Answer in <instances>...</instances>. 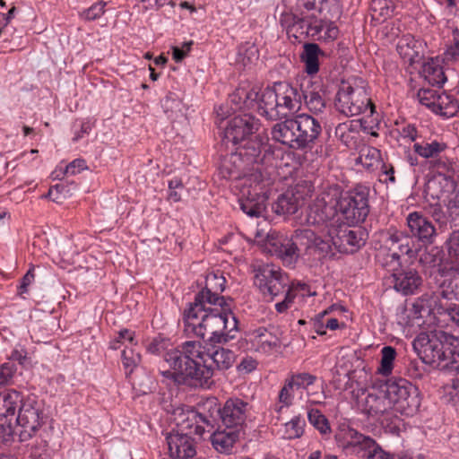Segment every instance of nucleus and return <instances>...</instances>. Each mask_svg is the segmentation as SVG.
Returning <instances> with one entry per match:
<instances>
[{
	"instance_id": "obj_1",
	"label": "nucleus",
	"mask_w": 459,
	"mask_h": 459,
	"mask_svg": "<svg viewBox=\"0 0 459 459\" xmlns=\"http://www.w3.org/2000/svg\"><path fill=\"white\" fill-rule=\"evenodd\" d=\"M163 357V368H169L162 371L164 376L204 388L212 384L215 369H229L235 361L230 350L222 347L209 350L193 341L186 342L182 351L176 348L167 351Z\"/></svg>"
},
{
	"instance_id": "obj_2",
	"label": "nucleus",
	"mask_w": 459,
	"mask_h": 459,
	"mask_svg": "<svg viewBox=\"0 0 459 459\" xmlns=\"http://www.w3.org/2000/svg\"><path fill=\"white\" fill-rule=\"evenodd\" d=\"M369 212L368 192L355 188L342 192L337 185L329 186L309 205L306 216L307 225H322L333 219L340 223L355 226L363 222Z\"/></svg>"
},
{
	"instance_id": "obj_3",
	"label": "nucleus",
	"mask_w": 459,
	"mask_h": 459,
	"mask_svg": "<svg viewBox=\"0 0 459 459\" xmlns=\"http://www.w3.org/2000/svg\"><path fill=\"white\" fill-rule=\"evenodd\" d=\"M185 332L210 343H226L235 338L238 320L228 304L194 301L184 314Z\"/></svg>"
},
{
	"instance_id": "obj_4",
	"label": "nucleus",
	"mask_w": 459,
	"mask_h": 459,
	"mask_svg": "<svg viewBox=\"0 0 459 459\" xmlns=\"http://www.w3.org/2000/svg\"><path fill=\"white\" fill-rule=\"evenodd\" d=\"M346 224L340 223L335 218L322 225H311L314 229L298 231V241L307 247H315L322 254H328L334 247L340 251H354L364 244L358 231L348 230Z\"/></svg>"
},
{
	"instance_id": "obj_5",
	"label": "nucleus",
	"mask_w": 459,
	"mask_h": 459,
	"mask_svg": "<svg viewBox=\"0 0 459 459\" xmlns=\"http://www.w3.org/2000/svg\"><path fill=\"white\" fill-rule=\"evenodd\" d=\"M177 420V429L167 436L169 455L172 459L192 458L196 453L193 436L202 437L206 428L212 429L214 419L204 413L188 411L180 413Z\"/></svg>"
},
{
	"instance_id": "obj_6",
	"label": "nucleus",
	"mask_w": 459,
	"mask_h": 459,
	"mask_svg": "<svg viewBox=\"0 0 459 459\" xmlns=\"http://www.w3.org/2000/svg\"><path fill=\"white\" fill-rule=\"evenodd\" d=\"M321 131V125L316 118L307 114H300L274 125L272 136L290 148L303 150L315 143Z\"/></svg>"
},
{
	"instance_id": "obj_7",
	"label": "nucleus",
	"mask_w": 459,
	"mask_h": 459,
	"mask_svg": "<svg viewBox=\"0 0 459 459\" xmlns=\"http://www.w3.org/2000/svg\"><path fill=\"white\" fill-rule=\"evenodd\" d=\"M302 105L299 90L290 83L280 82L261 91L258 111L267 119L274 120L298 112Z\"/></svg>"
},
{
	"instance_id": "obj_8",
	"label": "nucleus",
	"mask_w": 459,
	"mask_h": 459,
	"mask_svg": "<svg viewBox=\"0 0 459 459\" xmlns=\"http://www.w3.org/2000/svg\"><path fill=\"white\" fill-rule=\"evenodd\" d=\"M386 246L389 251L385 254L386 261L383 264L393 272L394 288L404 295L413 294L421 285V277L412 269L398 270L400 255L397 250L401 254H409L411 252L409 238L407 237L400 238L398 235H391L386 240Z\"/></svg>"
},
{
	"instance_id": "obj_9",
	"label": "nucleus",
	"mask_w": 459,
	"mask_h": 459,
	"mask_svg": "<svg viewBox=\"0 0 459 459\" xmlns=\"http://www.w3.org/2000/svg\"><path fill=\"white\" fill-rule=\"evenodd\" d=\"M335 106L346 117L358 116L368 112L372 116L375 106L369 98L367 83L362 78H352L340 84Z\"/></svg>"
},
{
	"instance_id": "obj_10",
	"label": "nucleus",
	"mask_w": 459,
	"mask_h": 459,
	"mask_svg": "<svg viewBox=\"0 0 459 459\" xmlns=\"http://www.w3.org/2000/svg\"><path fill=\"white\" fill-rule=\"evenodd\" d=\"M457 344V337L442 330L420 333L412 342L418 356L425 364L444 368V361H447L442 345Z\"/></svg>"
},
{
	"instance_id": "obj_11",
	"label": "nucleus",
	"mask_w": 459,
	"mask_h": 459,
	"mask_svg": "<svg viewBox=\"0 0 459 459\" xmlns=\"http://www.w3.org/2000/svg\"><path fill=\"white\" fill-rule=\"evenodd\" d=\"M205 408L209 412L206 417H212L215 422L216 418L213 414H218L222 427L239 431H242L251 413V405L238 397L227 399L221 407L218 406L215 399H211L206 402Z\"/></svg>"
},
{
	"instance_id": "obj_12",
	"label": "nucleus",
	"mask_w": 459,
	"mask_h": 459,
	"mask_svg": "<svg viewBox=\"0 0 459 459\" xmlns=\"http://www.w3.org/2000/svg\"><path fill=\"white\" fill-rule=\"evenodd\" d=\"M239 186L241 187L240 209L249 217L262 216L265 211L267 199L262 173L255 171L242 178Z\"/></svg>"
},
{
	"instance_id": "obj_13",
	"label": "nucleus",
	"mask_w": 459,
	"mask_h": 459,
	"mask_svg": "<svg viewBox=\"0 0 459 459\" xmlns=\"http://www.w3.org/2000/svg\"><path fill=\"white\" fill-rule=\"evenodd\" d=\"M389 410L403 415H412L419 407L417 389L407 380L388 381L382 385Z\"/></svg>"
},
{
	"instance_id": "obj_14",
	"label": "nucleus",
	"mask_w": 459,
	"mask_h": 459,
	"mask_svg": "<svg viewBox=\"0 0 459 459\" xmlns=\"http://www.w3.org/2000/svg\"><path fill=\"white\" fill-rule=\"evenodd\" d=\"M426 194L440 207L459 211V186L451 176L441 172L433 176L426 186Z\"/></svg>"
},
{
	"instance_id": "obj_15",
	"label": "nucleus",
	"mask_w": 459,
	"mask_h": 459,
	"mask_svg": "<svg viewBox=\"0 0 459 459\" xmlns=\"http://www.w3.org/2000/svg\"><path fill=\"white\" fill-rule=\"evenodd\" d=\"M254 272L255 285L265 297L273 299L285 292L290 285L287 276L276 265L263 264L257 265Z\"/></svg>"
},
{
	"instance_id": "obj_16",
	"label": "nucleus",
	"mask_w": 459,
	"mask_h": 459,
	"mask_svg": "<svg viewBox=\"0 0 459 459\" xmlns=\"http://www.w3.org/2000/svg\"><path fill=\"white\" fill-rule=\"evenodd\" d=\"M22 403V397L16 391L0 394V443L7 441L13 434L16 410Z\"/></svg>"
},
{
	"instance_id": "obj_17",
	"label": "nucleus",
	"mask_w": 459,
	"mask_h": 459,
	"mask_svg": "<svg viewBox=\"0 0 459 459\" xmlns=\"http://www.w3.org/2000/svg\"><path fill=\"white\" fill-rule=\"evenodd\" d=\"M389 403L382 385L378 388L361 390L357 394V406L363 413L377 416L388 412Z\"/></svg>"
},
{
	"instance_id": "obj_18",
	"label": "nucleus",
	"mask_w": 459,
	"mask_h": 459,
	"mask_svg": "<svg viewBox=\"0 0 459 459\" xmlns=\"http://www.w3.org/2000/svg\"><path fill=\"white\" fill-rule=\"evenodd\" d=\"M305 230L306 229H303V230ZM298 231H302V230H297L295 231L294 240L282 236H267V243L268 246L271 247L270 252L274 253L282 261V263L287 265L293 264L299 258L298 244L304 246L307 249L316 250L315 247H307L305 245L300 244L296 237Z\"/></svg>"
},
{
	"instance_id": "obj_19",
	"label": "nucleus",
	"mask_w": 459,
	"mask_h": 459,
	"mask_svg": "<svg viewBox=\"0 0 459 459\" xmlns=\"http://www.w3.org/2000/svg\"><path fill=\"white\" fill-rule=\"evenodd\" d=\"M258 123L252 116L244 114L233 117L228 124L224 136L234 145L246 141L257 130Z\"/></svg>"
},
{
	"instance_id": "obj_20",
	"label": "nucleus",
	"mask_w": 459,
	"mask_h": 459,
	"mask_svg": "<svg viewBox=\"0 0 459 459\" xmlns=\"http://www.w3.org/2000/svg\"><path fill=\"white\" fill-rule=\"evenodd\" d=\"M226 279L221 271L210 272L205 277L204 288L196 294L195 301L227 304L220 294L225 290Z\"/></svg>"
},
{
	"instance_id": "obj_21",
	"label": "nucleus",
	"mask_w": 459,
	"mask_h": 459,
	"mask_svg": "<svg viewBox=\"0 0 459 459\" xmlns=\"http://www.w3.org/2000/svg\"><path fill=\"white\" fill-rule=\"evenodd\" d=\"M407 226L411 235L424 243H432L436 236L433 223L422 213L413 212L406 218Z\"/></svg>"
},
{
	"instance_id": "obj_22",
	"label": "nucleus",
	"mask_w": 459,
	"mask_h": 459,
	"mask_svg": "<svg viewBox=\"0 0 459 459\" xmlns=\"http://www.w3.org/2000/svg\"><path fill=\"white\" fill-rule=\"evenodd\" d=\"M261 91L258 88L250 85H242L238 87L230 96V102L235 106V109L254 108L258 109Z\"/></svg>"
},
{
	"instance_id": "obj_23",
	"label": "nucleus",
	"mask_w": 459,
	"mask_h": 459,
	"mask_svg": "<svg viewBox=\"0 0 459 459\" xmlns=\"http://www.w3.org/2000/svg\"><path fill=\"white\" fill-rule=\"evenodd\" d=\"M241 431L233 429H217L211 436L212 447L221 454L229 455L239 439Z\"/></svg>"
},
{
	"instance_id": "obj_24",
	"label": "nucleus",
	"mask_w": 459,
	"mask_h": 459,
	"mask_svg": "<svg viewBox=\"0 0 459 459\" xmlns=\"http://www.w3.org/2000/svg\"><path fill=\"white\" fill-rule=\"evenodd\" d=\"M14 423L29 430H36L39 427V411L34 401L28 400L20 404Z\"/></svg>"
},
{
	"instance_id": "obj_25",
	"label": "nucleus",
	"mask_w": 459,
	"mask_h": 459,
	"mask_svg": "<svg viewBox=\"0 0 459 459\" xmlns=\"http://www.w3.org/2000/svg\"><path fill=\"white\" fill-rule=\"evenodd\" d=\"M422 44L412 35H403L397 42V52L409 64L415 63L421 56Z\"/></svg>"
},
{
	"instance_id": "obj_26",
	"label": "nucleus",
	"mask_w": 459,
	"mask_h": 459,
	"mask_svg": "<svg viewBox=\"0 0 459 459\" xmlns=\"http://www.w3.org/2000/svg\"><path fill=\"white\" fill-rule=\"evenodd\" d=\"M418 98L422 105L428 107L435 113H439L443 116H453L455 112V107H443L445 100L448 99L447 96H437L433 91L420 90Z\"/></svg>"
},
{
	"instance_id": "obj_27",
	"label": "nucleus",
	"mask_w": 459,
	"mask_h": 459,
	"mask_svg": "<svg viewBox=\"0 0 459 459\" xmlns=\"http://www.w3.org/2000/svg\"><path fill=\"white\" fill-rule=\"evenodd\" d=\"M316 14L311 13V22L307 23V32L312 36H316L318 39L324 41H333L339 36V29L332 22L316 21Z\"/></svg>"
},
{
	"instance_id": "obj_28",
	"label": "nucleus",
	"mask_w": 459,
	"mask_h": 459,
	"mask_svg": "<svg viewBox=\"0 0 459 459\" xmlns=\"http://www.w3.org/2000/svg\"><path fill=\"white\" fill-rule=\"evenodd\" d=\"M440 295L446 299L459 300V265L451 266L442 274Z\"/></svg>"
},
{
	"instance_id": "obj_29",
	"label": "nucleus",
	"mask_w": 459,
	"mask_h": 459,
	"mask_svg": "<svg viewBox=\"0 0 459 459\" xmlns=\"http://www.w3.org/2000/svg\"><path fill=\"white\" fill-rule=\"evenodd\" d=\"M301 96L305 100V103L308 110L315 114L322 113L325 108V102L321 94L320 85H313L310 81L305 87L301 84Z\"/></svg>"
},
{
	"instance_id": "obj_30",
	"label": "nucleus",
	"mask_w": 459,
	"mask_h": 459,
	"mask_svg": "<svg viewBox=\"0 0 459 459\" xmlns=\"http://www.w3.org/2000/svg\"><path fill=\"white\" fill-rule=\"evenodd\" d=\"M253 347L263 353H268L280 346L279 338L266 329H258L251 336Z\"/></svg>"
},
{
	"instance_id": "obj_31",
	"label": "nucleus",
	"mask_w": 459,
	"mask_h": 459,
	"mask_svg": "<svg viewBox=\"0 0 459 459\" xmlns=\"http://www.w3.org/2000/svg\"><path fill=\"white\" fill-rule=\"evenodd\" d=\"M322 54L318 45L315 43H307L304 45L300 58L305 65V71L307 74L314 75L317 74L319 71V56Z\"/></svg>"
},
{
	"instance_id": "obj_32",
	"label": "nucleus",
	"mask_w": 459,
	"mask_h": 459,
	"mask_svg": "<svg viewBox=\"0 0 459 459\" xmlns=\"http://www.w3.org/2000/svg\"><path fill=\"white\" fill-rule=\"evenodd\" d=\"M360 434V432L349 425L342 424L335 434L337 446L343 452L349 454Z\"/></svg>"
},
{
	"instance_id": "obj_33",
	"label": "nucleus",
	"mask_w": 459,
	"mask_h": 459,
	"mask_svg": "<svg viewBox=\"0 0 459 459\" xmlns=\"http://www.w3.org/2000/svg\"><path fill=\"white\" fill-rule=\"evenodd\" d=\"M422 74L431 85L441 86L446 81L443 67L438 59L431 58L426 62L422 67Z\"/></svg>"
},
{
	"instance_id": "obj_34",
	"label": "nucleus",
	"mask_w": 459,
	"mask_h": 459,
	"mask_svg": "<svg viewBox=\"0 0 459 459\" xmlns=\"http://www.w3.org/2000/svg\"><path fill=\"white\" fill-rule=\"evenodd\" d=\"M305 426L306 421L300 415L294 416L282 425L281 436L285 439L299 438L303 435Z\"/></svg>"
},
{
	"instance_id": "obj_35",
	"label": "nucleus",
	"mask_w": 459,
	"mask_h": 459,
	"mask_svg": "<svg viewBox=\"0 0 459 459\" xmlns=\"http://www.w3.org/2000/svg\"><path fill=\"white\" fill-rule=\"evenodd\" d=\"M281 24L290 32L296 26L300 29L307 28V23L311 22V13L305 14L303 12L300 14H294L292 13H283L280 18Z\"/></svg>"
},
{
	"instance_id": "obj_36",
	"label": "nucleus",
	"mask_w": 459,
	"mask_h": 459,
	"mask_svg": "<svg viewBox=\"0 0 459 459\" xmlns=\"http://www.w3.org/2000/svg\"><path fill=\"white\" fill-rule=\"evenodd\" d=\"M299 207V202L292 194L286 193L281 195L273 207L278 214H294Z\"/></svg>"
},
{
	"instance_id": "obj_37",
	"label": "nucleus",
	"mask_w": 459,
	"mask_h": 459,
	"mask_svg": "<svg viewBox=\"0 0 459 459\" xmlns=\"http://www.w3.org/2000/svg\"><path fill=\"white\" fill-rule=\"evenodd\" d=\"M138 345V341L135 337V333L129 329H121L118 331L117 335L109 342L111 350H117L122 346L125 349L135 348Z\"/></svg>"
},
{
	"instance_id": "obj_38",
	"label": "nucleus",
	"mask_w": 459,
	"mask_h": 459,
	"mask_svg": "<svg viewBox=\"0 0 459 459\" xmlns=\"http://www.w3.org/2000/svg\"><path fill=\"white\" fill-rule=\"evenodd\" d=\"M297 390L295 387L290 383L288 379H286L284 385L279 392L278 401L274 405V411L280 413L284 408H289L291 406L294 400V393Z\"/></svg>"
},
{
	"instance_id": "obj_39",
	"label": "nucleus",
	"mask_w": 459,
	"mask_h": 459,
	"mask_svg": "<svg viewBox=\"0 0 459 459\" xmlns=\"http://www.w3.org/2000/svg\"><path fill=\"white\" fill-rule=\"evenodd\" d=\"M414 151L423 158H434L446 149L445 143L432 141L431 143H415Z\"/></svg>"
},
{
	"instance_id": "obj_40",
	"label": "nucleus",
	"mask_w": 459,
	"mask_h": 459,
	"mask_svg": "<svg viewBox=\"0 0 459 459\" xmlns=\"http://www.w3.org/2000/svg\"><path fill=\"white\" fill-rule=\"evenodd\" d=\"M375 443V439L361 433L348 455L366 459Z\"/></svg>"
},
{
	"instance_id": "obj_41",
	"label": "nucleus",
	"mask_w": 459,
	"mask_h": 459,
	"mask_svg": "<svg viewBox=\"0 0 459 459\" xmlns=\"http://www.w3.org/2000/svg\"><path fill=\"white\" fill-rule=\"evenodd\" d=\"M371 11L376 20H385L394 13V6L390 0H372Z\"/></svg>"
},
{
	"instance_id": "obj_42",
	"label": "nucleus",
	"mask_w": 459,
	"mask_h": 459,
	"mask_svg": "<svg viewBox=\"0 0 459 459\" xmlns=\"http://www.w3.org/2000/svg\"><path fill=\"white\" fill-rule=\"evenodd\" d=\"M308 421L313 425L322 435H328L331 433V427L328 420L323 415L320 411L312 409L307 412Z\"/></svg>"
},
{
	"instance_id": "obj_43",
	"label": "nucleus",
	"mask_w": 459,
	"mask_h": 459,
	"mask_svg": "<svg viewBox=\"0 0 459 459\" xmlns=\"http://www.w3.org/2000/svg\"><path fill=\"white\" fill-rule=\"evenodd\" d=\"M380 152L375 147H363L359 152V161L366 168L371 169L380 162Z\"/></svg>"
},
{
	"instance_id": "obj_44",
	"label": "nucleus",
	"mask_w": 459,
	"mask_h": 459,
	"mask_svg": "<svg viewBox=\"0 0 459 459\" xmlns=\"http://www.w3.org/2000/svg\"><path fill=\"white\" fill-rule=\"evenodd\" d=\"M445 350L444 353L447 357V361H444V368H449L459 372V338L457 337V344L442 345Z\"/></svg>"
},
{
	"instance_id": "obj_45",
	"label": "nucleus",
	"mask_w": 459,
	"mask_h": 459,
	"mask_svg": "<svg viewBox=\"0 0 459 459\" xmlns=\"http://www.w3.org/2000/svg\"><path fill=\"white\" fill-rule=\"evenodd\" d=\"M381 364L378 372L384 376L391 374L395 359L396 351L392 346H385L381 351Z\"/></svg>"
},
{
	"instance_id": "obj_46",
	"label": "nucleus",
	"mask_w": 459,
	"mask_h": 459,
	"mask_svg": "<svg viewBox=\"0 0 459 459\" xmlns=\"http://www.w3.org/2000/svg\"><path fill=\"white\" fill-rule=\"evenodd\" d=\"M141 355L135 351L134 348L124 349L122 351V363L126 370V374H131L139 365Z\"/></svg>"
},
{
	"instance_id": "obj_47",
	"label": "nucleus",
	"mask_w": 459,
	"mask_h": 459,
	"mask_svg": "<svg viewBox=\"0 0 459 459\" xmlns=\"http://www.w3.org/2000/svg\"><path fill=\"white\" fill-rule=\"evenodd\" d=\"M296 288H299L300 290H305L307 289V284L298 282L296 286L294 285V283H292L291 285H289L286 288V290L284 292L285 293L284 299L281 302H278L275 304V309L277 310L278 313H284L290 308V307L292 304L294 298H295V294H293V290Z\"/></svg>"
},
{
	"instance_id": "obj_48",
	"label": "nucleus",
	"mask_w": 459,
	"mask_h": 459,
	"mask_svg": "<svg viewBox=\"0 0 459 459\" xmlns=\"http://www.w3.org/2000/svg\"><path fill=\"white\" fill-rule=\"evenodd\" d=\"M287 379L299 391L300 389H307L309 385H313L316 377L308 373H299L291 375Z\"/></svg>"
},
{
	"instance_id": "obj_49",
	"label": "nucleus",
	"mask_w": 459,
	"mask_h": 459,
	"mask_svg": "<svg viewBox=\"0 0 459 459\" xmlns=\"http://www.w3.org/2000/svg\"><path fill=\"white\" fill-rule=\"evenodd\" d=\"M16 370L17 368L13 361H7L0 365V386L12 385Z\"/></svg>"
},
{
	"instance_id": "obj_50",
	"label": "nucleus",
	"mask_w": 459,
	"mask_h": 459,
	"mask_svg": "<svg viewBox=\"0 0 459 459\" xmlns=\"http://www.w3.org/2000/svg\"><path fill=\"white\" fill-rule=\"evenodd\" d=\"M444 60L447 62H459V31H453V39L444 53Z\"/></svg>"
},
{
	"instance_id": "obj_51",
	"label": "nucleus",
	"mask_w": 459,
	"mask_h": 459,
	"mask_svg": "<svg viewBox=\"0 0 459 459\" xmlns=\"http://www.w3.org/2000/svg\"><path fill=\"white\" fill-rule=\"evenodd\" d=\"M336 308L335 305L330 306L324 311L317 314L314 318H312L313 329L319 335H324L326 333V326L325 322V317L329 315L332 311Z\"/></svg>"
},
{
	"instance_id": "obj_52",
	"label": "nucleus",
	"mask_w": 459,
	"mask_h": 459,
	"mask_svg": "<svg viewBox=\"0 0 459 459\" xmlns=\"http://www.w3.org/2000/svg\"><path fill=\"white\" fill-rule=\"evenodd\" d=\"M444 396L447 402H459V377L451 379L443 386Z\"/></svg>"
},
{
	"instance_id": "obj_53",
	"label": "nucleus",
	"mask_w": 459,
	"mask_h": 459,
	"mask_svg": "<svg viewBox=\"0 0 459 459\" xmlns=\"http://www.w3.org/2000/svg\"><path fill=\"white\" fill-rule=\"evenodd\" d=\"M106 2L99 1L81 13V17L86 21H94L105 13Z\"/></svg>"
},
{
	"instance_id": "obj_54",
	"label": "nucleus",
	"mask_w": 459,
	"mask_h": 459,
	"mask_svg": "<svg viewBox=\"0 0 459 459\" xmlns=\"http://www.w3.org/2000/svg\"><path fill=\"white\" fill-rule=\"evenodd\" d=\"M448 255L453 263L459 265V230L454 231L447 240Z\"/></svg>"
},
{
	"instance_id": "obj_55",
	"label": "nucleus",
	"mask_w": 459,
	"mask_h": 459,
	"mask_svg": "<svg viewBox=\"0 0 459 459\" xmlns=\"http://www.w3.org/2000/svg\"><path fill=\"white\" fill-rule=\"evenodd\" d=\"M323 0H297L298 8H304L307 12L312 11L314 13L321 12V4Z\"/></svg>"
},
{
	"instance_id": "obj_56",
	"label": "nucleus",
	"mask_w": 459,
	"mask_h": 459,
	"mask_svg": "<svg viewBox=\"0 0 459 459\" xmlns=\"http://www.w3.org/2000/svg\"><path fill=\"white\" fill-rule=\"evenodd\" d=\"M366 459H394V456L376 442Z\"/></svg>"
},
{
	"instance_id": "obj_57",
	"label": "nucleus",
	"mask_w": 459,
	"mask_h": 459,
	"mask_svg": "<svg viewBox=\"0 0 459 459\" xmlns=\"http://www.w3.org/2000/svg\"><path fill=\"white\" fill-rule=\"evenodd\" d=\"M86 168L85 161L81 159H76L70 162L65 169V175H75L82 171Z\"/></svg>"
},
{
	"instance_id": "obj_58",
	"label": "nucleus",
	"mask_w": 459,
	"mask_h": 459,
	"mask_svg": "<svg viewBox=\"0 0 459 459\" xmlns=\"http://www.w3.org/2000/svg\"><path fill=\"white\" fill-rule=\"evenodd\" d=\"M192 44H193L192 41L184 43V48H186V50H183L178 47H173L172 48L173 59L176 62H181L186 57V56L190 52Z\"/></svg>"
},
{
	"instance_id": "obj_59",
	"label": "nucleus",
	"mask_w": 459,
	"mask_h": 459,
	"mask_svg": "<svg viewBox=\"0 0 459 459\" xmlns=\"http://www.w3.org/2000/svg\"><path fill=\"white\" fill-rule=\"evenodd\" d=\"M33 267L30 268L26 274L22 277L19 286V294L22 295L28 291V287L34 281Z\"/></svg>"
},
{
	"instance_id": "obj_60",
	"label": "nucleus",
	"mask_w": 459,
	"mask_h": 459,
	"mask_svg": "<svg viewBox=\"0 0 459 459\" xmlns=\"http://www.w3.org/2000/svg\"><path fill=\"white\" fill-rule=\"evenodd\" d=\"M400 134L403 139L413 142L417 137V130L414 126L406 125L401 129Z\"/></svg>"
},
{
	"instance_id": "obj_61",
	"label": "nucleus",
	"mask_w": 459,
	"mask_h": 459,
	"mask_svg": "<svg viewBox=\"0 0 459 459\" xmlns=\"http://www.w3.org/2000/svg\"><path fill=\"white\" fill-rule=\"evenodd\" d=\"M256 361L251 358L243 359L239 364V369L245 372H251L256 368Z\"/></svg>"
},
{
	"instance_id": "obj_62",
	"label": "nucleus",
	"mask_w": 459,
	"mask_h": 459,
	"mask_svg": "<svg viewBox=\"0 0 459 459\" xmlns=\"http://www.w3.org/2000/svg\"><path fill=\"white\" fill-rule=\"evenodd\" d=\"M91 130L90 123H83L81 126L80 132L76 133L73 138V141L77 142L82 138L85 134H89Z\"/></svg>"
},
{
	"instance_id": "obj_63",
	"label": "nucleus",
	"mask_w": 459,
	"mask_h": 459,
	"mask_svg": "<svg viewBox=\"0 0 459 459\" xmlns=\"http://www.w3.org/2000/svg\"><path fill=\"white\" fill-rule=\"evenodd\" d=\"M442 309L448 312V315L452 321H454L458 326H459V307H444L442 306Z\"/></svg>"
},
{
	"instance_id": "obj_64",
	"label": "nucleus",
	"mask_w": 459,
	"mask_h": 459,
	"mask_svg": "<svg viewBox=\"0 0 459 459\" xmlns=\"http://www.w3.org/2000/svg\"><path fill=\"white\" fill-rule=\"evenodd\" d=\"M326 329H330L332 331L337 330L342 326H344V324H340L336 318L331 317L325 319Z\"/></svg>"
}]
</instances>
